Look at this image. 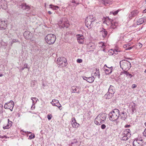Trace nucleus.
<instances>
[{
  "instance_id": "f257e3e1",
  "label": "nucleus",
  "mask_w": 146,
  "mask_h": 146,
  "mask_svg": "<svg viewBox=\"0 0 146 146\" xmlns=\"http://www.w3.org/2000/svg\"><path fill=\"white\" fill-rule=\"evenodd\" d=\"M109 119L111 121L117 120L119 117V111L117 109L113 110L109 113Z\"/></svg>"
},
{
  "instance_id": "f03ea898",
  "label": "nucleus",
  "mask_w": 146,
  "mask_h": 146,
  "mask_svg": "<svg viewBox=\"0 0 146 146\" xmlns=\"http://www.w3.org/2000/svg\"><path fill=\"white\" fill-rule=\"evenodd\" d=\"M106 118V114L105 113L99 114L95 118L94 121L95 123L97 125H100L104 123Z\"/></svg>"
},
{
  "instance_id": "7ed1b4c3",
  "label": "nucleus",
  "mask_w": 146,
  "mask_h": 146,
  "mask_svg": "<svg viewBox=\"0 0 146 146\" xmlns=\"http://www.w3.org/2000/svg\"><path fill=\"white\" fill-rule=\"evenodd\" d=\"M96 19L92 15H89L87 17L85 21V25L89 29H90L93 26L94 23Z\"/></svg>"
},
{
  "instance_id": "20e7f679",
  "label": "nucleus",
  "mask_w": 146,
  "mask_h": 146,
  "mask_svg": "<svg viewBox=\"0 0 146 146\" xmlns=\"http://www.w3.org/2000/svg\"><path fill=\"white\" fill-rule=\"evenodd\" d=\"M120 64L121 68L123 71H126L129 69L131 66L130 62L127 60H124L120 61Z\"/></svg>"
},
{
  "instance_id": "39448f33",
  "label": "nucleus",
  "mask_w": 146,
  "mask_h": 146,
  "mask_svg": "<svg viewBox=\"0 0 146 146\" xmlns=\"http://www.w3.org/2000/svg\"><path fill=\"white\" fill-rule=\"evenodd\" d=\"M108 25L111 24V25L110 27V29H114L116 28L118 25V23L115 21L109 18L106 19L104 22Z\"/></svg>"
},
{
  "instance_id": "423d86ee",
  "label": "nucleus",
  "mask_w": 146,
  "mask_h": 146,
  "mask_svg": "<svg viewBox=\"0 0 146 146\" xmlns=\"http://www.w3.org/2000/svg\"><path fill=\"white\" fill-rule=\"evenodd\" d=\"M45 39L47 44H52L55 42L56 37L55 35L52 34H48L46 36Z\"/></svg>"
},
{
  "instance_id": "0eeeda50",
  "label": "nucleus",
  "mask_w": 146,
  "mask_h": 146,
  "mask_svg": "<svg viewBox=\"0 0 146 146\" xmlns=\"http://www.w3.org/2000/svg\"><path fill=\"white\" fill-rule=\"evenodd\" d=\"M131 135L130 130L129 129H127L124 130L122 132L121 138L123 140L126 141L130 137Z\"/></svg>"
},
{
  "instance_id": "6e6552de",
  "label": "nucleus",
  "mask_w": 146,
  "mask_h": 146,
  "mask_svg": "<svg viewBox=\"0 0 146 146\" xmlns=\"http://www.w3.org/2000/svg\"><path fill=\"white\" fill-rule=\"evenodd\" d=\"M57 62L58 64L61 67H65L67 65V60L65 58L63 57L58 58Z\"/></svg>"
},
{
  "instance_id": "1a4fd4ad",
  "label": "nucleus",
  "mask_w": 146,
  "mask_h": 146,
  "mask_svg": "<svg viewBox=\"0 0 146 146\" xmlns=\"http://www.w3.org/2000/svg\"><path fill=\"white\" fill-rule=\"evenodd\" d=\"M143 143L142 139L139 140L137 139L134 141L133 144V146H142Z\"/></svg>"
},
{
  "instance_id": "9d476101",
  "label": "nucleus",
  "mask_w": 146,
  "mask_h": 146,
  "mask_svg": "<svg viewBox=\"0 0 146 146\" xmlns=\"http://www.w3.org/2000/svg\"><path fill=\"white\" fill-rule=\"evenodd\" d=\"M7 21L0 20V30H3L5 29L7 27Z\"/></svg>"
},
{
  "instance_id": "9b49d317",
  "label": "nucleus",
  "mask_w": 146,
  "mask_h": 146,
  "mask_svg": "<svg viewBox=\"0 0 146 146\" xmlns=\"http://www.w3.org/2000/svg\"><path fill=\"white\" fill-rule=\"evenodd\" d=\"M100 5H104L105 6L109 5L112 3V1L109 0H100Z\"/></svg>"
},
{
  "instance_id": "f8f14e48",
  "label": "nucleus",
  "mask_w": 146,
  "mask_h": 146,
  "mask_svg": "<svg viewBox=\"0 0 146 146\" xmlns=\"http://www.w3.org/2000/svg\"><path fill=\"white\" fill-rule=\"evenodd\" d=\"M81 87L79 86H73L71 87V89L72 91H71L73 93H77L79 94L80 92L79 90H78V89H80Z\"/></svg>"
},
{
  "instance_id": "ddd939ff",
  "label": "nucleus",
  "mask_w": 146,
  "mask_h": 146,
  "mask_svg": "<svg viewBox=\"0 0 146 146\" xmlns=\"http://www.w3.org/2000/svg\"><path fill=\"white\" fill-rule=\"evenodd\" d=\"M77 40L79 43L83 44L84 40V38L83 35H77Z\"/></svg>"
},
{
  "instance_id": "4468645a",
  "label": "nucleus",
  "mask_w": 146,
  "mask_h": 146,
  "mask_svg": "<svg viewBox=\"0 0 146 146\" xmlns=\"http://www.w3.org/2000/svg\"><path fill=\"white\" fill-rule=\"evenodd\" d=\"M14 103L12 100H11L9 103H5L4 106V108L5 109L12 107L13 108L14 106Z\"/></svg>"
},
{
  "instance_id": "2eb2a0df",
  "label": "nucleus",
  "mask_w": 146,
  "mask_h": 146,
  "mask_svg": "<svg viewBox=\"0 0 146 146\" xmlns=\"http://www.w3.org/2000/svg\"><path fill=\"white\" fill-rule=\"evenodd\" d=\"M51 103L52 104L53 106H57L60 109V108L62 106L61 104H60L59 101L55 99L52 100V102H51Z\"/></svg>"
},
{
  "instance_id": "dca6fc26",
  "label": "nucleus",
  "mask_w": 146,
  "mask_h": 146,
  "mask_svg": "<svg viewBox=\"0 0 146 146\" xmlns=\"http://www.w3.org/2000/svg\"><path fill=\"white\" fill-rule=\"evenodd\" d=\"M139 13V11L137 10H135L131 12L129 15V17L131 19L133 17L137 15Z\"/></svg>"
},
{
  "instance_id": "f3484780",
  "label": "nucleus",
  "mask_w": 146,
  "mask_h": 146,
  "mask_svg": "<svg viewBox=\"0 0 146 146\" xmlns=\"http://www.w3.org/2000/svg\"><path fill=\"white\" fill-rule=\"evenodd\" d=\"M32 34L29 31H25L23 35L27 39H29L31 38Z\"/></svg>"
},
{
  "instance_id": "a211bd4d",
  "label": "nucleus",
  "mask_w": 146,
  "mask_h": 146,
  "mask_svg": "<svg viewBox=\"0 0 146 146\" xmlns=\"http://www.w3.org/2000/svg\"><path fill=\"white\" fill-rule=\"evenodd\" d=\"M20 7L23 10H27L28 11L30 9V6L28 5H27L26 3L21 4L20 5Z\"/></svg>"
},
{
  "instance_id": "6ab92c4d",
  "label": "nucleus",
  "mask_w": 146,
  "mask_h": 146,
  "mask_svg": "<svg viewBox=\"0 0 146 146\" xmlns=\"http://www.w3.org/2000/svg\"><path fill=\"white\" fill-rule=\"evenodd\" d=\"M123 74H125L126 75V77H128L127 78H131L133 76L131 74L129 73L127 70L121 72L120 73V75H122Z\"/></svg>"
},
{
  "instance_id": "aec40b11",
  "label": "nucleus",
  "mask_w": 146,
  "mask_h": 146,
  "mask_svg": "<svg viewBox=\"0 0 146 146\" xmlns=\"http://www.w3.org/2000/svg\"><path fill=\"white\" fill-rule=\"evenodd\" d=\"M119 116L121 117V119L125 120L127 117V114L125 112L123 111L121 113H119Z\"/></svg>"
},
{
  "instance_id": "412c9836",
  "label": "nucleus",
  "mask_w": 146,
  "mask_h": 146,
  "mask_svg": "<svg viewBox=\"0 0 146 146\" xmlns=\"http://www.w3.org/2000/svg\"><path fill=\"white\" fill-rule=\"evenodd\" d=\"M146 19L145 17L139 19L137 21V25H140L146 21Z\"/></svg>"
},
{
  "instance_id": "4be33fe9",
  "label": "nucleus",
  "mask_w": 146,
  "mask_h": 146,
  "mask_svg": "<svg viewBox=\"0 0 146 146\" xmlns=\"http://www.w3.org/2000/svg\"><path fill=\"white\" fill-rule=\"evenodd\" d=\"M129 108L132 111L133 113L135 112V111L136 108L135 105L134 103H131L130 104Z\"/></svg>"
},
{
  "instance_id": "5701e85b",
  "label": "nucleus",
  "mask_w": 146,
  "mask_h": 146,
  "mask_svg": "<svg viewBox=\"0 0 146 146\" xmlns=\"http://www.w3.org/2000/svg\"><path fill=\"white\" fill-rule=\"evenodd\" d=\"M113 68L112 66H111L108 67V69H105L104 71L106 74L108 75L110 74L112 72Z\"/></svg>"
},
{
  "instance_id": "b1692460",
  "label": "nucleus",
  "mask_w": 146,
  "mask_h": 146,
  "mask_svg": "<svg viewBox=\"0 0 146 146\" xmlns=\"http://www.w3.org/2000/svg\"><path fill=\"white\" fill-rule=\"evenodd\" d=\"M8 124L7 125L3 127L4 129H7L9 128L12 126V122L9 120V119H8Z\"/></svg>"
},
{
  "instance_id": "393cba45",
  "label": "nucleus",
  "mask_w": 146,
  "mask_h": 146,
  "mask_svg": "<svg viewBox=\"0 0 146 146\" xmlns=\"http://www.w3.org/2000/svg\"><path fill=\"white\" fill-rule=\"evenodd\" d=\"M108 92L113 95V94L115 92V90L114 87L110 85L108 89Z\"/></svg>"
},
{
  "instance_id": "a878e982",
  "label": "nucleus",
  "mask_w": 146,
  "mask_h": 146,
  "mask_svg": "<svg viewBox=\"0 0 146 146\" xmlns=\"http://www.w3.org/2000/svg\"><path fill=\"white\" fill-rule=\"evenodd\" d=\"M101 34L102 35L103 38H105L107 35L108 32L106 31V30L103 28L102 30L100 31Z\"/></svg>"
},
{
  "instance_id": "bb28decb",
  "label": "nucleus",
  "mask_w": 146,
  "mask_h": 146,
  "mask_svg": "<svg viewBox=\"0 0 146 146\" xmlns=\"http://www.w3.org/2000/svg\"><path fill=\"white\" fill-rule=\"evenodd\" d=\"M59 26L61 28H64V27L66 28H67L68 27V25L67 24H65V23H63L62 24V21H60L59 22Z\"/></svg>"
},
{
  "instance_id": "cd10ccee",
  "label": "nucleus",
  "mask_w": 146,
  "mask_h": 146,
  "mask_svg": "<svg viewBox=\"0 0 146 146\" xmlns=\"http://www.w3.org/2000/svg\"><path fill=\"white\" fill-rule=\"evenodd\" d=\"M113 95L112 94H111L108 92L107 93L104 95V97L106 99H109L111 98Z\"/></svg>"
},
{
  "instance_id": "c85d7f7f",
  "label": "nucleus",
  "mask_w": 146,
  "mask_h": 146,
  "mask_svg": "<svg viewBox=\"0 0 146 146\" xmlns=\"http://www.w3.org/2000/svg\"><path fill=\"white\" fill-rule=\"evenodd\" d=\"M96 72L94 73L95 76L94 78H95L97 77L99 79L100 78V74L99 69L96 68Z\"/></svg>"
},
{
  "instance_id": "c756f323",
  "label": "nucleus",
  "mask_w": 146,
  "mask_h": 146,
  "mask_svg": "<svg viewBox=\"0 0 146 146\" xmlns=\"http://www.w3.org/2000/svg\"><path fill=\"white\" fill-rule=\"evenodd\" d=\"M94 77L92 76V77H88L86 80L90 83H92L94 81Z\"/></svg>"
},
{
  "instance_id": "7c9ffc66",
  "label": "nucleus",
  "mask_w": 146,
  "mask_h": 146,
  "mask_svg": "<svg viewBox=\"0 0 146 146\" xmlns=\"http://www.w3.org/2000/svg\"><path fill=\"white\" fill-rule=\"evenodd\" d=\"M16 42L20 43V42L18 39H13L11 41L9 42V43L11 46H12L14 43Z\"/></svg>"
},
{
  "instance_id": "2f4dec72",
  "label": "nucleus",
  "mask_w": 146,
  "mask_h": 146,
  "mask_svg": "<svg viewBox=\"0 0 146 146\" xmlns=\"http://www.w3.org/2000/svg\"><path fill=\"white\" fill-rule=\"evenodd\" d=\"M72 125L73 127L76 128H77L80 125L79 123H72Z\"/></svg>"
},
{
  "instance_id": "473e14b6",
  "label": "nucleus",
  "mask_w": 146,
  "mask_h": 146,
  "mask_svg": "<svg viewBox=\"0 0 146 146\" xmlns=\"http://www.w3.org/2000/svg\"><path fill=\"white\" fill-rule=\"evenodd\" d=\"M114 53L113 50L112 49H110L108 51V54L110 55H112Z\"/></svg>"
},
{
  "instance_id": "72a5a7b5",
  "label": "nucleus",
  "mask_w": 146,
  "mask_h": 146,
  "mask_svg": "<svg viewBox=\"0 0 146 146\" xmlns=\"http://www.w3.org/2000/svg\"><path fill=\"white\" fill-rule=\"evenodd\" d=\"M36 82V81L35 80L32 81L30 83L31 86V87H34Z\"/></svg>"
},
{
  "instance_id": "f704fd0d",
  "label": "nucleus",
  "mask_w": 146,
  "mask_h": 146,
  "mask_svg": "<svg viewBox=\"0 0 146 146\" xmlns=\"http://www.w3.org/2000/svg\"><path fill=\"white\" fill-rule=\"evenodd\" d=\"M99 46L100 47H102V48H105V43L101 42H100L99 43Z\"/></svg>"
},
{
  "instance_id": "c9c22d12",
  "label": "nucleus",
  "mask_w": 146,
  "mask_h": 146,
  "mask_svg": "<svg viewBox=\"0 0 146 146\" xmlns=\"http://www.w3.org/2000/svg\"><path fill=\"white\" fill-rule=\"evenodd\" d=\"M119 11V10H118L117 11H111L110 12L111 14H112L114 15H115L118 13V12Z\"/></svg>"
},
{
  "instance_id": "e433bc0d",
  "label": "nucleus",
  "mask_w": 146,
  "mask_h": 146,
  "mask_svg": "<svg viewBox=\"0 0 146 146\" xmlns=\"http://www.w3.org/2000/svg\"><path fill=\"white\" fill-rule=\"evenodd\" d=\"M35 137V135L34 134H31L29 135V139H33Z\"/></svg>"
},
{
  "instance_id": "4c0bfd02",
  "label": "nucleus",
  "mask_w": 146,
  "mask_h": 146,
  "mask_svg": "<svg viewBox=\"0 0 146 146\" xmlns=\"http://www.w3.org/2000/svg\"><path fill=\"white\" fill-rule=\"evenodd\" d=\"M52 117V115L51 114H48L47 115V118L49 120H50Z\"/></svg>"
},
{
  "instance_id": "58836bf2",
  "label": "nucleus",
  "mask_w": 146,
  "mask_h": 146,
  "mask_svg": "<svg viewBox=\"0 0 146 146\" xmlns=\"http://www.w3.org/2000/svg\"><path fill=\"white\" fill-rule=\"evenodd\" d=\"M31 99L32 100L33 104H34V100H38V99L36 98L35 97H32L31 98ZM36 101L37 100H36Z\"/></svg>"
},
{
  "instance_id": "ea45409f",
  "label": "nucleus",
  "mask_w": 146,
  "mask_h": 146,
  "mask_svg": "<svg viewBox=\"0 0 146 146\" xmlns=\"http://www.w3.org/2000/svg\"><path fill=\"white\" fill-rule=\"evenodd\" d=\"M77 62L78 63H81L82 62V60L81 59H78L77 60Z\"/></svg>"
},
{
  "instance_id": "a19ab883",
  "label": "nucleus",
  "mask_w": 146,
  "mask_h": 146,
  "mask_svg": "<svg viewBox=\"0 0 146 146\" xmlns=\"http://www.w3.org/2000/svg\"><path fill=\"white\" fill-rule=\"evenodd\" d=\"M76 120L75 117H73L72 118V123H76Z\"/></svg>"
},
{
  "instance_id": "79ce46f5",
  "label": "nucleus",
  "mask_w": 146,
  "mask_h": 146,
  "mask_svg": "<svg viewBox=\"0 0 146 146\" xmlns=\"http://www.w3.org/2000/svg\"><path fill=\"white\" fill-rule=\"evenodd\" d=\"M106 127V126L104 124H102L101 125V128L102 129H104Z\"/></svg>"
},
{
  "instance_id": "37998d69",
  "label": "nucleus",
  "mask_w": 146,
  "mask_h": 146,
  "mask_svg": "<svg viewBox=\"0 0 146 146\" xmlns=\"http://www.w3.org/2000/svg\"><path fill=\"white\" fill-rule=\"evenodd\" d=\"M137 87V85L135 84H133L131 86L132 88H134Z\"/></svg>"
},
{
  "instance_id": "c03bdc74",
  "label": "nucleus",
  "mask_w": 146,
  "mask_h": 146,
  "mask_svg": "<svg viewBox=\"0 0 146 146\" xmlns=\"http://www.w3.org/2000/svg\"><path fill=\"white\" fill-rule=\"evenodd\" d=\"M28 64H27L25 63L24 65V66L25 68H28L29 69V68L27 66Z\"/></svg>"
},
{
  "instance_id": "a18cd8bd",
  "label": "nucleus",
  "mask_w": 146,
  "mask_h": 146,
  "mask_svg": "<svg viewBox=\"0 0 146 146\" xmlns=\"http://www.w3.org/2000/svg\"><path fill=\"white\" fill-rule=\"evenodd\" d=\"M133 48V46H130V47H129L128 46V47L126 49V50H131V49H132V48Z\"/></svg>"
},
{
  "instance_id": "49530a36",
  "label": "nucleus",
  "mask_w": 146,
  "mask_h": 146,
  "mask_svg": "<svg viewBox=\"0 0 146 146\" xmlns=\"http://www.w3.org/2000/svg\"><path fill=\"white\" fill-rule=\"evenodd\" d=\"M143 134L146 137V129H145L144 131L143 132Z\"/></svg>"
},
{
  "instance_id": "de8ad7c7",
  "label": "nucleus",
  "mask_w": 146,
  "mask_h": 146,
  "mask_svg": "<svg viewBox=\"0 0 146 146\" xmlns=\"http://www.w3.org/2000/svg\"><path fill=\"white\" fill-rule=\"evenodd\" d=\"M113 51L114 52V54H117V52H118L117 50H116V49H115L114 50H113Z\"/></svg>"
},
{
  "instance_id": "09e8293b",
  "label": "nucleus",
  "mask_w": 146,
  "mask_h": 146,
  "mask_svg": "<svg viewBox=\"0 0 146 146\" xmlns=\"http://www.w3.org/2000/svg\"><path fill=\"white\" fill-rule=\"evenodd\" d=\"M129 46V44H127L124 45L123 47L124 48H127V47H128Z\"/></svg>"
},
{
  "instance_id": "8fccbe9b",
  "label": "nucleus",
  "mask_w": 146,
  "mask_h": 146,
  "mask_svg": "<svg viewBox=\"0 0 146 146\" xmlns=\"http://www.w3.org/2000/svg\"><path fill=\"white\" fill-rule=\"evenodd\" d=\"M129 46V44H127L124 45L123 47L124 48H127V47H128Z\"/></svg>"
},
{
  "instance_id": "3c124183",
  "label": "nucleus",
  "mask_w": 146,
  "mask_h": 146,
  "mask_svg": "<svg viewBox=\"0 0 146 146\" xmlns=\"http://www.w3.org/2000/svg\"><path fill=\"white\" fill-rule=\"evenodd\" d=\"M5 137L7 138V137L6 136H3L0 135V138H1V139H3V138H4Z\"/></svg>"
},
{
  "instance_id": "603ef678",
  "label": "nucleus",
  "mask_w": 146,
  "mask_h": 146,
  "mask_svg": "<svg viewBox=\"0 0 146 146\" xmlns=\"http://www.w3.org/2000/svg\"><path fill=\"white\" fill-rule=\"evenodd\" d=\"M71 3H76V1L75 0H72L71 1Z\"/></svg>"
},
{
  "instance_id": "864d4df0",
  "label": "nucleus",
  "mask_w": 146,
  "mask_h": 146,
  "mask_svg": "<svg viewBox=\"0 0 146 146\" xmlns=\"http://www.w3.org/2000/svg\"><path fill=\"white\" fill-rule=\"evenodd\" d=\"M88 77H86L85 76H83V79L86 80V79H87V78Z\"/></svg>"
},
{
  "instance_id": "5fc2aeb1",
  "label": "nucleus",
  "mask_w": 146,
  "mask_h": 146,
  "mask_svg": "<svg viewBox=\"0 0 146 146\" xmlns=\"http://www.w3.org/2000/svg\"><path fill=\"white\" fill-rule=\"evenodd\" d=\"M130 126V125H126L125 126V127H129Z\"/></svg>"
},
{
  "instance_id": "6e6d98bb",
  "label": "nucleus",
  "mask_w": 146,
  "mask_h": 146,
  "mask_svg": "<svg viewBox=\"0 0 146 146\" xmlns=\"http://www.w3.org/2000/svg\"><path fill=\"white\" fill-rule=\"evenodd\" d=\"M76 5H74V6H76L77 5H78L79 4V3L78 2V3H76Z\"/></svg>"
},
{
  "instance_id": "4d7b16f0",
  "label": "nucleus",
  "mask_w": 146,
  "mask_h": 146,
  "mask_svg": "<svg viewBox=\"0 0 146 146\" xmlns=\"http://www.w3.org/2000/svg\"><path fill=\"white\" fill-rule=\"evenodd\" d=\"M48 12V13L50 15L52 13L50 11H49Z\"/></svg>"
},
{
  "instance_id": "13d9d810",
  "label": "nucleus",
  "mask_w": 146,
  "mask_h": 146,
  "mask_svg": "<svg viewBox=\"0 0 146 146\" xmlns=\"http://www.w3.org/2000/svg\"><path fill=\"white\" fill-rule=\"evenodd\" d=\"M146 13V9H145L144 10H143V13Z\"/></svg>"
},
{
  "instance_id": "bf43d9fd",
  "label": "nucleus",
  "mask_w": 146,
  "mask_h": 146,
  "mask_svg": "<svg viewBox=\"0 0 146 146\" xmlns=\"http://www.w3.org/2000/svg\"><path fill=\"white\" fill-rule=\"evenodd\" d=\"M72 3H71H71H69V4H68V5H69V6H71V5H72Z\"/></svg>"
},
{
  "instance_id": "052dcab7",
  "label": "nucleus",
  "mask_w": 146,
  "mask_h": 146,
  "mask_svg": "<svg viewBox=\"0 0 146 146\" xmlns=\"http://www.w3.org/2000/svg\"><path fill=\"white\" fill-rule=\"evenodd\" d=\"M50 7L51 8H52V6H53V5H50Z\"/></svg>"
},
{
  "instance_id": "680f3d73",
  "label": "nucleus",
  "mask_w": 146,
  "mask_h": 146,
  "mask_svg": "<svg viewBox=\"0 0 146 146\" xmlns=\"http://www.w3.org/2000/svg\"><path fill=\"white\" fill-rule=\"evenodd\" d=\"M55 7L56 8L58 9L59 8L58 6H55Z\"/></svg>"
},
{
  "instance_id": "e2e57ef3",
  "label": "nucleus",
  "mask_w": 146,
  "mask_h": 146,
  "mask_svg": "<svg viewBox=\"0 0 146 146\" xmlns=\"http://www.w3.org/2000/svg\"><path fill=\"white\" fill-rule=\"evenodd\" d=\"M103 48V50L104 52H105L106 51V50H105L106 49L104 48Z\"/></svg>"
},
{
  "instance_id": "0e129e2a",
  "label": "nucleus",
  "mask_w": 146,
  "mask_h": 146,
  "mask_svg": "<svg viewBox=\"0 0 146 146\" xmlns=\"http://www.w3.org/2000/svg\"><path fill=\"white\" fill-rule=\"evenodd\" d=\"M105 66H106V67L108 68V67L106 65V64H105L104 65V67H105Z\"/></svg>"
},
{
  "instance_id": "69168bd1",
  "label": "nucleus",
  "mask_w": 146,
  "mask_h": 146,
  "mask_svg": "<svg viewBox=\"0 0 146 146\" xmlns=\"http://www.w3.org/2000/svg\"><path fill=\"white\" fill-rule=\"evenodd\" d=\"M3 76V75L2 74H0V77H2Z\"/></svg>"
},
{
  "instance_id": "338daca9",
  "label": "nucleus",
  "mask_w": 146,
  "mask_h": 146,
  "mask_svg": "<svg viewBox=\"0 0 146 146\" xmlns=\"http://www.w3.org/2000/svg\"><path fill=\"white\" fill-rule=\"evenodd\" d=\"M25 68V67H24V68H22L21 69V70H23Z\"/></svg>"
},
{
  "instance_id": "774afa93",
  "label": "nucleus",
  "mask_w": 146,
  "mask_h": 146,
  "mask_svg": "<svg viewBox=\"0 0 146 146\" xmlns=\"http://www.w3.org/2000/svg\"><path fill=\"white\" fill-rule=\"evenodd\" d=\"M27 133L28 134H30L31 133L30 132H27Z\"/></svg>"
}]
</instances>
